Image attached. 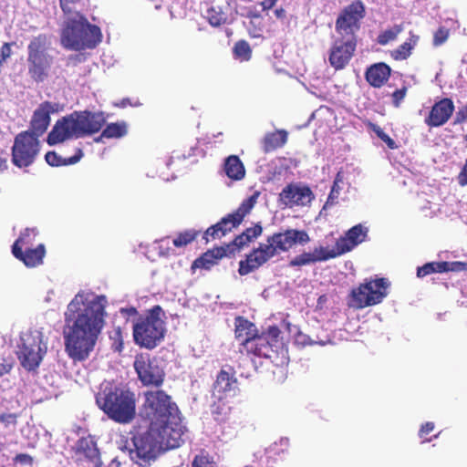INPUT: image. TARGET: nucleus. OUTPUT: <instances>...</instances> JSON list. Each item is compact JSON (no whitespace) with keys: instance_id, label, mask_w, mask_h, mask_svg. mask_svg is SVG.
<instances>
[{"instance_id":"obj_1","label":"nucleus","mask_w":467,"mask_h":467,"mask_svg":"<svg viewBox=\"0 0 467 467\" xmlns=\"http://www.w3.org/2000/svg\"><path fill=\"white\" fill-rule=\"evenodd\" d=\"M108 299L103 295L80 291L64 313L65 351L74 362H82L93 352L105 325Z\"/></svg>"},{"instance_id":"obj_2","label":"nucleus","mask_w":467,"mask_h":467,"mask_svg":"<svg viewBox=\"0 0 467 467\" xmlns=\"http://www.w3.org/2000/svg\"><path fill=\"white\" fill-rule=\"evenodd\" d=\"M79 0H60V6L67 16L61 34L62 45L70 50L79 51L93 48L101 41V31L97 26L90 25L75 5Z\"/></svg>"},{"instance_id":"obj_3","label":"nucleus","mask_w":467,"mask_h":467,"mask_svg":"<svg viewBox=\"0 0 467 467\" xmlns=\"http://www.w3.org/2000/svg\"><path fill=\"white\" fill-rule=\"evenodd\" d=\"M310 238L306 231L286 229L267 238L265 244H260L246 259L239 263V274L245 275L259 268L280 252H287L296 244H306Z\"/></svg>"},{"instance_id":"obj_4","label":"nucleus","mask_w":467,"mask_h":467,"mask_svg":"<svg viewBox=\"0 0 467 467\" xmlns=\"http://www.w3.org/2000/svg\"><path fill=\"white\" fill-rule=\"evenodd\" d=\"M106 122L101 111H75L57 121L47 136V143L55 145L70 139H78L100 130Z\"/></svg>"},{"instance_id":"obj_5","label":"nucleus","mask_w":467,"mask_h":467,"mask_svg":"<svg viewBox=\"0 0 467 467\" xmlns=\"http://www.w3.org/2000/svg\"><path fill=\"white\" fill-rule=\"evenodd\" d=\"M184 434L180 428L169 431L159 427L158 423H150L149 431L134 438L135 451H131L132 458H138L142 465L149 460L155 458L156 453L180 447L183 442Z\"/></svg>"},{"instance_id":"obj_6","label":"nucleus","mask_w":467,"mask_h":467,"mask_svg":"<svg viewBox=\"0 0 467 467\" xmlns=\"http://www.w3.org/2000/svg\"><path fill=\"white\" fill-rule=\"evenodd\" d=\"M96 403L117 423L127 424L135 418L136 397L129 389L107 385L96 395Z\"/></svg>"},{"instance_id":"obj_7","label":"nucleus","mask_w":467,"mask_h":467,"mask_svg":"<svg viewBox=\"0 0 467 467\" xmlns=\"http://www.w3.org/2000/svg\"><path fill=\"white\" fill-rule=\"evenodd\" d=\"M11 346L21 364L28 370H36L47 351V338L41 328L20 331L11 339Z\"/></svg>"},{"instance_id":"obj_8","label":"nucleus","mask_w":467,"mask_h":467,"mask_svg":"<svg viewBox=\"0 0 467 467\" xmlns=\"http://www.w3.org/2000/svg\"><path fill=\"white\" fill-rule=\"evenodd\" d=\"M143 414L150 420V423H158L159 427L169 431L180 428L182 434L185 435V427L182 424L181 418L178 415V408L175 403L171 401L168 396L162 390H150L145 392V402L143 405Z\"/></svg>"},{"instance_id":"obj_9","label":"nucleus","mask_w":467,"mask_h":467,"mask_svg":"<svg viewBox=\"0 0 467 467\" xmlns=\"http://www.w3.org/2000/svg\"><path fill=\"white\" fill-rule=\"evenodd\" d=\"M161 315L162 309L156 306L146 315L137 317L132 326L133 338L137 345L152 349L161 342L166 332Z\"/></svg>"},{"instance_id":"obj_10","label":"nucleus","mask_w":467,"mask_h":467,"mask_svg":"<svg viewBox=\"0 0 467 467\" xmlns=\"http://www.w3.org/2000/svg\"><path fill=\"white\" fill-rule=\"evenodd\" d=\"M47 48V41L45 35L34 37L28 45V72L37 82L43 81L47 77L52 63Z\"/></svg>"},{"instance_id":"obj_11","label":"nucleus","mask_w":467,"mask_h":467,"mask_svg":"<svg viewBox=\"0 0 467 467\" xmlns=\"http://www.w3.org/2000/svg\"><path fill=\"white\" fill-rule=\"evenodd\" d=\"M389 282L386 278L365 280L363 284L352 290L351 296L357 308L378 305L388 296Z\"/></svg>"},{"instance_id":"obj_12","label":"nucleus","mask_w":467,"mask_h":467,"mask_svg":"<svg viewBox=\"0 0 467 467\" xmlns=\"http://www.w3.org/2000/svg\"><path fill=\"white\" fill-rule=\"evenodd\" d=\"M257 200V194H254L243 201L238 209L233 213L223 217L219 223L209 227L204 233V239L209 242L212 239H217L224 236L234 228L238 226L244 216L250 213Z\"/></svg>"},{"instance_id":"obj_13","label":"nucleus","mask_w":467,"mask_h":467,"mask_svg":"<svg viewBox=\"0 0 467 467\" xmlns=\"http://www.w3.org/2000/svg\"><path fill=\"white\" fill-rule=\"evenodd\" d=\"M39 152V141L29 131L19 133L12 148V162L18 168L28 167Z\"/></svg>"},{"instance_id":"obj_14","label":"nucleus","mask_w":467,"mask_h":467,"mask_svg":"<svg viewBox=\"0 0 467 467\" xmlns=\"http://www.w3.org/2000/svg\"><path fill=\"white\" fill-rule=\"evenodd\" d=\"M365 16L362 2L355 1L347 6L336 21V32L341 37L356 40L355 34L359 30L360 20Z\"/></svg>"},{"instance_id":"obj_15","label":"nucleus","mask_w":467,"mask_h":467,"mask_svg":"<svg viewBox=\"0 0 467 467\" xmlns=\"http://www.w3.org/2000/svg\"><path fill=\"white\" fill-rule=\"evenodd\" d=\"M134 368L145 386H160L163 382L164 371L157 358L140 355L134 361Z\"/></svg>"},{"instance_id":"obj_16","label":"nucleus","mask_w":467,"mask_h":467,"mask_svg":"<svg viewBox=\"0 0 467 467\" xmlns=\"http://www.w3.org/2000/svg\"><path fill=\"white\" fill-rule=\"evenodd\" d=\"M357 40L337 37L329 52V63L336 70L343 69L350 61L356 49Z\"/></svg>"},{"instance_id":"obj_17","label":"nucleus","mask_w":467,"mask_h":467,"mask_svg":"<svg viewBox=\"0 0 467 467\" xmlns=\"http://www.w3.org/2000/svg\"><path fill=\"white\" fill-rule=\"evenodd\" d=\"M314 199L311 189L301 183L285 186L279 194V201L286 207L306 206Z\"/></svg>"},{"instance_id":"obj_18","label":"nucleus","mask_w":467,"mask_h":467,"mask_svg":"<svg viewBox=\"0 0 467 467\" xmlns=\"http://www.w3.org/2000/svg\"><path fill=\"white\" fill-rule=\"evenodd\" d=\"M56 109V104L44 102L35 110L31 120V133L36 138H38L47 130L50 123V113L55 112Z\"/></svg>"},{"instance_id":"obj_19","label":"nucleus","mask_w":467,"mask_h":467,"mask_svg":"<svg viewBox=\"0 0 467 467\" xmlns=\"http://www.w3.org/2000/svg\"><path fill=\"white\" fill-rule=\"evenodd\" d=\"M75 453L78 460L85 459L93 467H100L101 465L99 449L91 437L79 439L75 445Z\"/></svg>"},{"instance_id":"obj_20","label":"nucleus","mask_w":467,"mask_h":467,"mask_svg":"<svg viewBox=\"0 0 467 467\" xmlns=\"http://www.w3.org/2000/svg\"><path fill=\"white\" fill-rule=\"evenodd\" d=\"M454 110V105L449 99H443L432 107L426 123L431 127H439L447 122Z\"/></svg>"},{"instance_id":"obj_21","label":"nucleus","mask_w":467,"mask_h":467,"mask_svg":"<svg viewBox=\"0 0 467 467\" xmlns=\"http://www.w3.org/2000/svg\"><path fill=\"white\" fill-rule=\"evenodd\" d=\"M368 234V229L362 224H357L349 229L345 236L337 241V245L343 254L351 251L354 247L365 241Z\"/></svg>"},{"instance_id":"obj_22","label":"nucleus","mask_w":467,"mask_h":467,"mask_svg":"<svg viewBox=\"0 0 467 467\" xmlns=\"http://www.w3.org/2000/svg\"><path fill=\"white\" fill-rule=\"evenodd\" d=\"M237 381L226 370L223 369L217 376L216 381L213 386V394L219 400L234 396L236 392Z\"/></svg>"},{"instance_id":"obj_23","label":"nucleus","mask_w":467,"mask_h":467,"mask_svg":"<svg viewBox=\"0 0 467 467\" xmlns=\"http://www.w3.org/2000/svg\"><path fill=\"white\" fill-rule=\"evenodd\" d=\"M244 347L248 353L262 358H270L273 351L272 345L265 337H245Z\"/></svg>"},{"instance_id":"obj_24","label":"nucleus","mask_w":467,"mask_h":467,"mask_svg":"<svg viewBox=\"0 0 467 467\" xmlns=\"http://www.w3.org/2000/svg\"><path fill=\"white\" fill-rule=\"evenodd\" d=\"M390 67L385 63H377L368 68L367 81L375 88H379L389 79Z\"/></svg>"},{"instance_id":"obj_25","label":"nucleus","mask_w":467,"mask_h":467,"mask_svg":"<svg viewBox=\"0 0 467 467\" xmlns=\"http://www.w3.org/2000/svg\"><path fill=\"white\" fill-rule=\"evenodd\" d=\"M46 254V248L43 244H37L36 248L26 247L21 252L20 256H15L21 260L27 267H36L43 264Z\"/></svg>"},{"instance_id":"obj_26","label":"nucleus","mask_w":467,"mask_h":467,"mask_svg":"<svg viewBox=\"0 0 467 467\" xmlns=\"http://www.w3.org/2000/svg\"><path fill=\"white\" fill-rule=\"evenodd\" d=\"M459 263L431 262L418 267L417 276L424 277L432 273H445L458 269Z\"/></svg>"},{"instance_id":"obj_27","label":"nucleus","mask_w":467,"mask_h":467,"mask_svg":"<svg viewBox=\"0 0 467 467\" xmlns=\"http://www.w3.org/2000/svg\"><path fill=\"white\" fill-rule=\"evenodd\" d=\"M37 234L38 232L36 228L25 229L12 246L14 256H20L23 250H26V247H32Z\"/></svg>"},{"instance_id":"obj_28","label":"nucleus","mask_w":467,"mask_h":467,"mask_svg":"<svg viewBox=\"0 0 467 467\" xmlns=\"http://www.w3.org/2000/svg\"><path fill=\"white\" fill-rule=\"evenodd\" d=\"M224 172L228 178L240 181L245 175L243 162L236 155H231L224 161Z\"/></svg>"},{"instance_id":"obj_29","label":"nucleus","mask_w":467,"mask_h":467,"mask_svg":"<svg viewBox=\"0 0 467 467\" xmlns=\"http://www.w3.org/2000/svg\"><path fill=\"white\" fill-rule=\"evenodd\" d=\"M129 125L126 121L120 120L109 123L102 130V137L107 139H121L128 134Z\"/></svg>"},{"instance_id":"obj_30","label":"nucleus","mask_w":467,"mask_h":467,"mask_svg":"<svg viewBox=\"0 0 467 467\" xmlns=\"http://www.w3.org/2000/svg\"><path fill=\"white\" fill-rule=\"evenodd\" d=\"M82 157H83L82 150H78L77 154H75L74 156H72L70 158H67V159L62 158L61 156H58L54 151L47 152L46 154V156H45V159H46V161L50 166H57H57H66V165L75 164L78 161H79Z\"/></svg>"},{"instance_id":"obj_31","label":"nucleus","mask_w":467,"mask_h":467,"mask_svg":"<svg viewBox=\"0 0 467 467\" xmlns=\"http://www.w3.org/2000/svg\"><path fill=\"white\" fill-rule=\"evenodd\" d=\"M310 254L313 258V262H321V261H327L331 258H335L338 255H341L337 245L336 244L335 247L329 248L325 246H318L315 247L313 251L310 252Z\"/></svg>"},{"instance_id":"obj_32","label":"nucleus","mask_w":467,"mask_h":467,"mask_svg":"<svg viewBox=\"0 0 467 467\" xmlns=\"http://www.w3.org/2000/svg\"><path fill=\"white\" fill-rule=\"evenodd\" d=\"M255 327L253 323L243 317H237L235 320V334L236 337L242 340L244 344V339L245 337H254Z\"/></svg>"},{"instance_id":"obj_33","label":"nucleus","mask_w":467,"mask_h":467,"mask_svg":"<svg viewBox=\"0 0 467 467\" xmlns=\"http://www.w3.org/2000/svg\"><path fill=\"white\" fill-rule=\"evenodd\" d=\"M287 140V132L284 130L269 133L265 138V147L266 150H275L282 147Z\"/></svg>"},{"instance_id":"obj_34","label":"nucleus","mask_w":467,"mask_h":467,"mask_svg":"<svg viewBox=\"0 0 467 467\" xmlns=\"http://www.w3.org/2000/svg\"><path fill=\"white\" fill-rule=\"evenodd\" d=\"M223 254L224 251L223 249H217L216 254H214L213 251L207 252L202 257L194 261L193 266L210 269L213 265L216 264V261L219 258L223 257Z\"/></svg>"},{"instance_id":"obj_35","label":"nucleus","mask_w":467,"mask_h":467,"mask_svg":"<svg viewBox=\"0 0 467 467\" xmlns=\"http://www.w3.org/2000/svg\"><path fill=\"white\" fill-rule=\"evenodd\" d=\"M418 40L419 36L410 33V38L393 51L394 58L406 59L410 55L411 49L416 46Z\"/></svg>"},{"instance_id":"obj_36","label":"nucleus","mask_w":467,"mask_h":467,"mask_svg":"<svg viewBox=\"0 0 467 467\" xmlns=\"http://www.w3.org/2000/svg\"><path fill=\"white\" fill-rule=\"evenodd\" d=\"M403 31L402 25H395L391 28L386 29L382 33H380L378 36V43L385 46L390 41L396 39L399 34Z\"/></svg>"},{"instance_id":"obj_37","label":"nucleus","mask_w":467,"mask_h":467,"mask_svg":"<svg viewBox=\"0 0 467 467\" xmlns=\"http://www.w3.org/2000/svg\"><path fill=\"white\" fill-rule=\"evenodd\" d=\"M234 57L240 61H248L252 55V50L249 44L244 40H241L235 43L234 47Z\"/></svg>"},{"instance_id":"obj_38","label":"nucleus","mask_w":467,"mask_h":467,"mask_svg":"<svg viewBox=\"0 0 467 467\" xmlns=\"http://www.w3.org/2000/svg\"><path fill=\"white\" fill-rule=\"evenodd\" d=\"M198 232L195 230H186L180 233L175 238L172 239V244L175 247H183L192 243L197 236Z\"/></svg>"},{"instance_id":"obj_39","label":"nucleus","mask_w":467,"mask_h":467,"mask_svg":"<svg viewBox=\"0 0 467 467\" xmlns=\"http://www.w3.org/2000/svg\"><path fill=\"white\" fill-rule=\"evenodd\" d=\"M207 19L211 26H220L226 21V16L215 8L212 7L207 11Z\"/></svg>"},{"instance_id":"obj_40","label":"nucleus","mask_w":467,"mask_h":467,"mask_svg":"<svg viewBox=\"0 0 467 467\" xmlns=\"http://www.w3.org/2000/svg\"><path fill=\"white\" fill-rule=\"evenodd\" d=\"M311 264H314V262H313V258L310 254V252H307V253L306 252V253H303V254L294 257L290 261L289 265L290 266H303V265H311Z\"/></svg>"},{"instance_id":"obj_41","label":"nucleus","mask_w":467,"mask_h":467,"mask_svg":"<svg viewBox=\"0 0 467 467\" xmlns=\"http://www.w3.org/2000/svg\"><path fill=\"white\" fill-rule=\"evenodd\" d=\"M373 131L381 140H383L388 145L389 149H395L397 147L395 141L389 135H387L380 127L373 125Z\"/></svg>"},{"instance_id":"obj_42","label":"nucleus","mask_w":467,"mask_h":467,"mask_svg":"<svg viewBox=\"0 0 467 467\" xmlns=\"http://www.w3.org/2000/svg\"><path fill=\"white\" fill-rule=\"evenodd\" d=\"M449 37V30L443 26L440 27L434 34L433 45L439 47L446 42Z\"/></svg>"},{"instance_id":"obj_43","label":"nucleus","mask_w":467,"mask_h":467,"mask_svg":"<svg viewBox=\"0 0 467 467\" xmlns=\"http://www.w3.org/2000/svg\"><path fill=\"white\" fill-rule=\"evenodd\" d=\"M14 361L9 357H0V377L8 374L13 368Z\"/></svg>"},{"instance_id":"obj_44","label":"nucleus","mask_w":467,"mask_h":467,"mask_svg":"<svg viewBox=\"0 0 467 467\" xmlns=\"http://www.w3.org/2000/svg\"><path fill=\"white\" fill-rule=\"evenodd\" d=\"M341 190H342V185H337V183H333V186L331 188L327 201L325 204V208H327L328 205H331L336 202L337 199L339 196Z\"/></svg>"},{"instance_id":"obj_45","label":"nucleus","mask_w":467,"mask_h":467,"mask_svg":"<svg viewBox=\"0 0 467 467\" xmlns=\"http://www.w3.org/2000/svg\"><path fill=\"white\" fill-rule=\"evenodd\" d=\"M0 423L5 428H10L16 425V415L14 413H4L0 415Z\"/></svg>"},{"instance_id":"obj_46","label":"nucleus","mask_w":467,"mask_h":467,"mask_svg":"<svg viewBox=\"0 0 467 467\" xmlns=\"http://www.w3.org/2000/svg\"><path fill=\"white\" fill-rule=\"evenodd\" d=\"M263 229L259 224L254 225V227L247 228L244 234L248 237L250 241L257 238L262 234Z\"/></svg>"},{"instance_id":"obj_47","label":"nucleus","mask_w":467,"mask_h":467,"mask_svg":"<svg viewBox=\"0 0 467 467\" xmlns=\"http://www.w3.org/2000/svg\"><path fill=\"white\" fill-rule=\"evenodd\" d=\"M15 462L16 463H20V464H24V465H31L32 464V462H33V459L30 455L28 454H26V453H20V454H17L16 457H15Z\"/></svg>"},{"instance_id":"obj_48","label":"nucleus","mask_w":467,"mask_h":467,"mask_svg":"<svg viewBox=\"0 0 467 467\" xmlns=\"http://www.w3.org/2000/svg\"><path fill=\"white\" fill-rule=\"evenodd\" d=\"M406 94L405 89H398L393 92L392 98H393V103L396 107H399L400 101L404 99Z\"/></svg>"},{"instance_id":"obj_49","label":"nucleus","mask_w":467,"mask_h":467,"mask_svg":"<svg viewBox=\"0 0 467 467\" xmlns=\"http://www.w3.org/2000/svg\"><path fill=\"white\" fill-rule=\"evenodd\" d=\"M467 120V104L461 109L456 113V122L462 123Z\"/></svg>"},{"instance_id":"obj_50","label":"nucleus","mask_w":467,"mask_h":467,"mask_svg":"<svg viewBox=\"0 0 467 467\" xmlns=\"http://www.w3.org/2000/svg\"><path fill=\"white\" fill-rule=\"evenodd\" d=\"M251 242L248 237L243 233L242 234L235 237L234 244L238 248L244 246L247 243Z\"/></svg>"},{"instance_id":"obj_51","label":"nucleus","mask_w":467,"mask_h":467,"mask_svg":"<svg viewBox=\"0 0 467 467\" xmlns=\"http://www.w3.org/2000/svg\"><path fill=\"white\" fill-rule=\"evenodd\" d=\"M434 429V424L432 422H426L423 424L419 431V435L420 438H423L425 435L431 432Z\"/></svg>"},{"instance_id":"obj_52","label":"nucleus","mask_w":467,"mask_h":467,"mask_svg":"<svg viewBox=\"0 0 467 467\" xmlns=\"http://www.w3.org/2000/svg\"><path fill=\"white\" fill-rule=\"evenodd\" d=\"M192 467H215L211 463L204 462L202 457H195L192 463Z\"/></svg>"},{"instance_id":"obj_53","label":"nucleus","mask_w":467,"mask_h":467,"mask_svg":"<svg viewBox=\"0 0 467 467\" xmlns=\"http://www.w3.org/2000/svg\"><path fill=\"white\" fill-rule=\"evenodd\" d=\"M459 183L462 186L467 185V161H466V163H465L462 172L459 175Z\"/></svg>"},{"instance_id":"obj_54","label":"nucleus","mask_w":467,"mask_h":467,"mask_svg":"<svg viewBox=\"0 0 467 467\" xmlns=\"http://www.w3.org/2000/svg\"><path fill=\"white\" fill-rule=\"evenodd\" d=\"M308 337L301 332H298V334L296 336V342L297 344L301 345H306L308 344Z\"/></svg>"},{"instance_id":"obj_55","label":"nucleus","mask_w":467,"mask_h":467,"mask_svg":"<svg viewBox=\"0 0 467 467\" xmlns=\"http://www.w3.org/2000/svg\"><path fill=\"white\" fill-rule=\"evenodd\" d=\"M276 1L277 0H264L261 3V5L264 10H268V9H271L275 5Z\"/></svg>"},{"instance_id":"obj_56","label":"nucleus","mask_w":467,"mask_h":467,"mask_svg":"<svg viewBox=\"0 0 467 467\" xmlns=\"http://www.w3.org/2000/svg\"><path fill=\"white\" fill-rule=\"evenodd\" d=\"M279 329L277 327H270L268 330V336L271 337L273 339L276 338L279 336Z\"/></svg>"},{"instance_id":"obj_57","label":"nucleus","mask_w":467,"mask_h":467,"mask_svg":"<svg viewBox=\"0 0 467 467\" xmlns=\"http://www.w3.org/2000/svg\"><path fill=\"white\" fill-rule=\"evenodd\" d=\"M123 315H127V316H130V315H135L137 314V311L135 308L131 307V308H126V309H121L120 311Z\"/></svg>"},{"instance_id":"obj_58","label":"nucleus","mask_w":467,"mask_h":467,"mask_svg":"<svg viewBox=\"0 0 467 467\" xmlns=\"http://www.w3.org/2000/svg\"><path fill=\"white\" fill-rule=\"evenodd\" d=\"M343 175L341 172H337L335 180H334V183H337V185H342L343 184Z\"/></svg>"},{"instance_id":"obj_59","label":"nucleus","mask_w":467,"mask_h":467,"mask_svg":"<svg viewBox=\"0 0 467 467\" xmlns=\"http://www.w3.org/2000/svg\"><path fill=\"white\" fill-rule=\"evenodd\" d=\"M275 15L277 18H283L285 16V10L282 8L275 9Z\"/></svg>"},{"instance_id":"obj_60","label":"nucleus","mask_w":467,"mask_h":467,"mask_svg":"<svg viewBox=\"0 0 467 467\" xmlns=\"http://www.w3.org/2000/svg\"><path fill=\"white\" fill-rule=\"evenodd\" d=\"M160 242L161 243V244L168 245L170 244V238L169 237L163 238Z\"/></svg>"},{"instance_id":"obj_61","label":"nucleus","mask_w":467,"mask_h":467,"mask_svg":"<svg viewBox=\"0 0 467 467\" xmlns=\"http://www.w3.org/2000/svg\"><path fill=\"white\" fill-rule=\"evenodd\" d=\"M280 442L282 445H287L289 442V440L287 438H282Z\"/></svg>"},{"instance_id":"obj_62","label":"nucleus","mask_w":467,"mask_h":467,"mask_svg":"<svg viewBox=\"0 0 467 467\" xmlns=\"http://www.w3.org/2000/svg\"><path fill=\"white\" fill-rule=\"evenodd\" d=\"M128 104H130V103L129 99H123L121 101L120 106L121 107H126Z\"/></svg>"},{"instance_id":"obj_63","label":"nucleus","mask_w":467,"mask_h":467,"mask_svg":"<svg viewBox=\"0 0 467 467\" xmlns=\"http://www.w3.org/2000/svg\"><path fill=\"white\" fill-rule=\"evenodd\" d=\"M104 138L105 137H102V133H101L98 138L95 139V141L96 142H103Z\"/></svg>"}]
</instances>
